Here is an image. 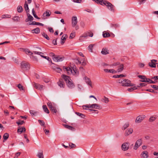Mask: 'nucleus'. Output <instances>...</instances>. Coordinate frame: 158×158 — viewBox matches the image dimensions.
Returning a JSON list of instances; mask_svg holds the SVG:
<instances>
[{
	"label": "nucleus",
	"mask_w": 158,
	"mask_h": 158,
	"mask_svg": "<svg viewBox=\"0 0 158 158\" xmlns=\"http://www.w3.org/2000/svg\"><path fill=\"white\" fill-rule=\"evenodd\" d=\"M24 123V122L23 120H19V122H17L16 123L18 125L23 124Z\"/></svg>",
	"instance_id": "obj_53"
},
{
	"label": "nucleus",
	"mask_w": 158,
	"mask_h": 158,
	"mask_svg": "<svg viewBox=\"0 0 158 158\" xmlns=\"http://www.w3.org/2000/svg\"><path fill=\"white\" fill-rule=\"evenodd\" d=\"M17 9L18 12L19 13L21 12L23 10V9L21 6H19L17 8Z\"/></svg>",
	"instance_id": "obj_41"
},
{
	"label": "nucleus",
	"mask_w": 158,
	"mask_h": 158,
	"mask_svg": "<svg viewBox=\"0 0 158 158\" xmlns=\"http://www.w3.org/2000/svg\"><path fill=\"white\" fill-rule=\"evenodd\" d=\"M156 117H151L149 118V121L150 122H152L153 121H154V120H155L156 119Z\"/></svg>",
	"instance_id": "obj_52"
},
{
	"label": "nucleus",
	"mask_w": 158,
	"mask_h": 158,
	"mask_svg": "<svg viewBox=\"0 0 158 158\" xmlns=\"http://www.w3.org/2000/svg\"><path fill=\"white\" fill-rule=\"evenodd\" d=\"M101 53L103 55H106L109 54V50L107 48H103L101 51Z\"/></svg>",
	"instance_id": "obj_24"
},
{
	"label": "nucleus",
	"mask_w": 158,
	"mask_h": 158,
	"mask_svg": "<svg viewBox=\"0 0 158 158\" xmlns=\"http://www.w3.org/2000/svg\"><path fill=\"white\" fill-rule=\"evenodd\" d=\"M27 18L25 20L26 22H27L29 21H31L33 20V18L29 14L27 13Z\"/></svg>",
	"instance_id": "obj_18"
},
{
	"label": "nucleus",
	"mask_w": 158,
	"mask_h": 158,
	"mask_svg": "<svg viewBox=\"0 0 158 158\" xmlns=\"http://www.w3.org/2000/svg\"><path fill=\"white\" fill-rule=\"evenodd\" d=\"M89 105V108L98 109H100L101 108L100 106L97 104L95 103Z\"/></svg>",
	"instance_id": "obj_13"
},
{
	"label": "nucleus",
	"mask_w": 158,
	"mask_h": 158,
	"mask_svg": "<svg viewBox=\"0 0 158 158\" xmlns=\"http://www.w3.org/2000/svg\"><path fill=\"white\" fill-rule=\"evenodd\" d=\"M77 23V19L76 16H73L72 18V25L73 27H74Z\"/></svg>",
	"instance_id": "obj_11"
},
{
	"label": "nucleus",
	"mask_w": 158,
	"mask_h": 158,
	"mask_svg": "<svg viewBox=\"0 0 158 158\" xmlns=\"http://www.w3.org/2000/svg\"><path fill=\"white\" fill-rule=\"evenodd\" d=\"M38 122L40 123V124L41 126H43L44 127H45V123L43 120H39Z\"/></svg>",
	"instance_id": "obj_50"
},
{
	"label": "nucleus",
	"mask_w": 158,
	"mask_h": 158,
	"mask_svg": "<svg viewBox=\"0 0 158 158\" xmlns=\"http://www.w3.org/2000/svg\"><path fill=\"white\" fill-rule=\"evenodd\" d=\"M58 85L60 88H64V86L65 85L64 82L61 81H59L57 82Z\"/></svg>",
	"instance_id": "obj_31"
},
{
	"label": "nucleus",
	"mask_w": 158,
	"mask_h": 158,
	"mask_svg": "<svg viewBox=\"0 0 158 158\" xmlns=\"http://www.w3.org/2000/svg\"><path fill=\"white\" fill-rule=\"evenodd\" d=\"M21 67L23 70H27L30 69V65L28 63L23 61L21 63Z\"/></svg>",
	"instance_id": "obj_4"
},
{
	"label": "nucleus",
	"mask_w": 158,
	"mask_h": 158,
	"mask_svg": "<svg viewBox=\"0 0 158 158\" xmlns=\"http://www.w3.org/2000/svg\"><path fill=\"white\" fill-rule=\"evenodd\" d=\"M33 85L36 89H39L40 90H42L43 87H44V86L42 85H41L38 83H34Z\"/></svg>",
	"instance_id": "obj_12"
},
{
	"label": "nucleus",
	"mask_w": 158,
	"mask_h": 158,
	"mask_svg": "<svg viewBox=\"0 0 158 158\" xmlns=\"http://www.w3.org/2000/svg\"><path fill=\"white\" fill-rule=\"evenodd\" d=\"M69 145L71 148H74L76 147L75 144L73 143H70L69 144Z\"/></svg>",
	"instance_id": "obj_60"
},
{
	"label": "nucleus",
	"mask_w": 158,
	"mask_h": 158,
	"mask_svg": "<svg viewBox=\"0 0 158 158\" xmlns=\"http://www.w3.org/2000/svg\"><path fill=\"white\" fill-rule=\"evenodd\" d=\"M75 114L81 117V118H84L85 117V115L84 114L80 113L79 112H76Z\"/></svg>",
	"instance_id": "obj_47"
},
{
	"label": "nucleus",
	"mask_w": 158,
	"mask_h": 158,
	"mask_svg": "<svg viewBox=\"0 0 158 158\" xmlns=\"http://www.w3.org/2000/svg\"><path fill=\"white\" fill-rule=\"evenodd\" d=\"M40 30L39 27H37L31 30V32L33 33L38 34L40 33Z\"/></svg>",
	"instance_id": "obj_21"
},
{
	"label": "nucleus",
	"mask_w": 158,
	"mask_h": 158,
	"mask_svg": "<svg viewBox=\"0 0 158 158\" xmlns=\"http://www.w3.org/2000/svg\"><path fill=\"white\" fill-rule=\"evenodd\" d=\"M10 15H3L2 16V19H5V18H10V17H9V16Z\"/></svg>",
	"instance_id": "obj_59"
},
{
	"label": "nucleus",
	"mask_w": 158,
	"mask_h": 158,
	"mask_svg": "<svg viewBox=\"0 0 158 158\" xmlns=\"http://www.w3.org/2000/svg\"><path fill=\"white\" fill-rule=\"evenodd\" d=\"M141 157L143 158H147L148 157V152L147 151L143 152L141 154Z\"/></svg>",
	"instance_id": "obj_16"
},
{
	"label": "nucleus",
	"mask_w": 158,
	"mask_h": 158,
	"mask_svg": "<svg viewBox=\"0 0 158 158\" xmlns=\"http://www.w3.org/2000/svg\"><path fill=\"white\" fill-rule=\"evenodd\" d=\"M32 14L34 16V17L35 18L38 19H40V18L38 17L35 14V10H34V9L33 8L32 9Z\"/></svg>",
	"instance_id": "obj_37"
},
{
	"label": "nucleus",
	"mask_w": 158,
	"mask_h": 158,
	"mask_svg": "<svg viewBox=\"0 0 158 158\" xmlns=\"http://www.w3.org/2000/svg\"><path fill=\"white\" fill-rule=\"evenodd\" d=\"M138 77L142 79V80H140V81L141 82H147V80L148 78H146L145 76H142V75H139L138 76Z\"/></svg>",
	"instance_id": "obj_20"
},
{
	"label": "nucleus",
	"mask_w": 158,
	"mask_h": 158,
	"mask_svg": "<svg viewBox=\"0 0 158 158\" xmlns=\"http://www.w3.org/2000/svg\"><path fill=\"white\" fill-rule=\"evenodd\" d=\"M51 54L53 55V60L56 62L61 61L63 60L64 58L63 57H60V56H56L54 54L52 53Z\"/></svg>",
	"instance_id": "obj_5"
},
{
	"label": "nucleus",
	"mask_w": 158,
	"mask_h": 158,
	"mask_svg": "<svg viewBox=\"0 0 158 158\" xmlns=\"http://www.w3.org/2000/svg\"><path fill=\"white\" fill-rule=\"evenodd\" d=\"M63 126L65 128L72 131H74L75 130V128L72 126H69L66 124H64Z\"/></svg>",
	"instance_id": "obj_26"
},
{
	"label": "nucleus",
	"mask_w": 158,
	"mask_h": 158,
	"mask_svg": "<svg viewBox=\"0 0 158 158\" xmlns=\"http://www.w3.org/2000/svg\"><path fill=\"white\" fill-rule=\"evenodd\" d=\"M19 19V16H15L13 18V20L14 21H18Z\"/></svg>",
	"instance_id": "obj_57"
},
{
	"label": "nucleus",
	"mask_w": 158,
	"mask_h": 158,
	"mask_svg": "<svg viewBox=\"0 0 158 158\" xmlns=\"http://www.w3.org/2000/svg\"><path fill=\"white\" fill-rule=\"evenodd\" d=\"M9 137V134L7 133H5L4 134V135L3 136V138L4 139V140H6L8 139Z\"/></svg>",
	"instance_id": "obj_35"
},
{
	"label": "nucleus",
	"mask_w": 158,
	"mask_h": 158,
	"mask_svg": "<svg viewBox=\"0 0 158 158\" xmlns=\"http://www.w3.org/2000/svg\"><path fill=\"white\" fill-rule=\"evenodd\" d=\"M142 143V140L141 139H138L136 142L135 145L133 147L134 150H136Z\"/></svg>",
	"instance_id": "obj_6"
},
{
	"label": "nucleus",
	"mask_w": 158,
	"mask_h": 158,
	"mask_svg": "<svg viewBox=\"0 0 158 158\" xmlns=\"http://www.w3.org/2000/svg\"><path fill=\"white\" fill-rule=\"evenodd\" d=\"M131 81L126 79H121L118 80V82L122 84V85L124 86H131L134 85L133 84L131 83Z\"/></svg>",
	"instance_id": "obj_2"
},
{
	"label": "nucleus",
	"mask_w": 158,
	"mask_h": 158,
	"mask_svg": "<svg viewBox=\"0 0 158 158\" xmlns=\"http://www.w3.org/2000/svg\"><path fill=\"white\" fill-rule=\"evenodd\" d=\"M157 60H151V62H149L148 64L152 68L156 67V64L155 62Z\"/></svg>",
	"instance_id": "obj_14"
},
{
	"label": "nucleus",
	"mask_w": 158,
	"mask_h": 158,
	"mask_svg": "<svg viewBox=\"0 0 158 158\" xmlns=\"http://www.w3.org/2000/svg\"><path fill=\"white\" fill-rule=\"evenodd\" d=\"M42 35H43V36H44V37L47 40H49V38L48 36L44 32H43L42 33Z\"/></svg>",
	"instance_id": "obj_42"
},
{
	"label": "nucleus",
	"mask_w": 158,
	"mask_h": 158,
	"mask_svg": "<svg viewBox=\"0 0 158 158\" xmlns=\"http://www.w3.org/2000/svg\"><path fill=\"white\" fill-rule=\"evenodd\" d=\"M120 67L118 68L117 70V72H121L122 71H123V64H120Z\"/></svg>",
	"instance_id": "obj_32"
},
{
	"label": "nucleus",
	"mask_w": 158,
	"mask_h": 158,
	"mask_svg": "<svg viewBox=\"0 0 158 158\" xmlns=\"http://www.w3.org/2000/svg\"><path fill=\"white\" fill-rule=\"evenodd\" d=\"M63 69H65L67 72V73L69 74H72L73 75L75 76H77L78 75V73L77 70L72 69V68H71L70 67H65L64 66Z\"/></svg>",
	"instance_id": "obj_3"
},
{
	"label": "nucleus",
	"mask_w": 158,
	"mask_h": 158,
	"mask_svg": "<svg viewBox=\"0 0 158 158\" xmlns=\"http://www.w3.org/2000/svg\"><path fill=\"white\" fill-rule=\"evenodd\" d=\"M30 113L31 115L35 116L36 114L38 112L34 110H30Z\"/></svg>",
	"instance_id": "obj_38"
},
{
	"label": "nucleus",
	"mask_w": 158,
	"mask_h": 158,
	"mask_svg": "<svg viewBox=\"0 0 158 158\" xmlns=\"http://www.w3.org/2000/svg\"><path fill=\"white\" fill-rule=\"evenodd\" d=\"M66 83L68 87L70 89H72L75 87L74 85L70 81Z\"/></svg>",
	"instance_id": "obj_17"
},
{
	"label": "nucleus",
	"mask_w": 158,
	"mask_h": 158,
	"mask_svg": "<svg viewBox=\"0 0 158 158\" xmlns=\"http://www.w3.org/2000/svg\"><path fill=\"white\" fill-rule=\"evenodd\" d=\"M147 85V84L146 83H140L139 84V85L137 87H139V86H145Z\"/></svg>",
	"instance_id": "obj_61"
},
{
	"label": "nucleus",
	"mask_w": 158,
	"mask_h": 158,
	"mask_svg": "<svg viewBox=\"0 0 158 158\" xmlns=\"http://www.w3.org/2000/svg\"><path fill=\"white\" fill-rule=\"evenodd\" d=\"M75 35V32H72L70 34V35L69 36V39H72L73 38Z\"/></svg>",
	"instance_id": "obj_49"
},
{
	"label": "nucleus",
	"mask_w": 158,
	"mask_h": 158,
	"mask_svg": "<svg viewBox=\"0 0 158 158\" xmlns=\"http://www.w3.org/2000/svg\"><path fill=\"white\" fill-rule=\"evenodd\" d=\"M129 125V123H127L124 124L123 127H122V129L123 130H125Z\"/></svg>",
	"instance_id": "obj_33"
},
{
	"label": "nucleus",
	"mask_w": 158,
	"mask_h": 158,
	"mask_svg": "<svg viewBox=\"0 0 158 158\" xmlns=\"http://www.w3.org/2000/svg\"><path fill=\"white\" fill-rule=\"evenodd\" d=\"M129 143L128 142L123 143L121 146L122 150L123 151L128 150L129 148Z\"/></svg>",
	"instance_id": "obj_7"
},
{
	"label": "nucleus",
	"mask_w": 158,
	"mask_h": 158,
	"mask_svg": "<svg viewBox=\"0 0 158 158\" xmlns=\"http://www.w3.org/2000/svg\"><path fill=\"white\" fill-rule=\"evenodd\" d=\"M133 132V129L131 128H129L127 129L125 133V135L127 136L131 134Z\"/></svg>",
	"instance_id": "obj_15"
},
{
	"label": "nucleus",
	"mask_w": 158,
	"mask_h": 158,
	"mask_svg": "<svg viewBox=\"0 0 158 158\" xmlns=\"http://www.w3.org/2000/svg\"><path fill=\"white\" fill-rule=\"evenodd\" d=\"M43 108L44 110V111L47 114H49V111L48 109L47 106L45 105H44L43 106Z\"/></svg>",
	"instance_id": "obj_30"
},
{
	"label": "nucleus",
	"mask_w": 158,
	"mask_h": 158,
	"mask_svg": "<svg viewBox=\"0 0 158 158\" xmlns=\"http://www.w3.org/2000/svg\"><path fill=\"white\" fill-rule=\"evenodd\" d=\"M151 86L156 90H158V86L155 85H151Z\"/></svg>",
	"instance_id": "obj_58"
},
{
	"label": "nucleus",
	"mask_w": 158,
	"mask_h": 158,
	"mask_svg": "<svg viewBox=\"0 0 158 158\" xmlns=\"http://www.w3.org/2000/svg\"><path fill=\"white\" fill-rule=\"evenodd\" d=\"M18 87L20 90H23V87L20 84H19L18 85Z\"/></svg>",
	"instance_id": "obj_54"
},
{
	"label": "nucleus",
	"mask_w": 158,
	"mask_h": 158,
	"mask_svg": "<svg viewBox=\"0 0 158 158\" xmlns=\"http://www.w3.org/2000/svg\"><path fill=\"white\" fill-rule=\"evenodd\" d=\"M24 8L25 10L27 13H28L29 11V9L28 7V6L27 3V2L26 1L25 2L24 4Z\"/></svg>",
	"instance_id": "obj_28"
},
{
	"label": "nucleus",
	"mask_w": 158,
	"mask_h": 158,
	"mask_svg": "<svg viewBox=\"0 0 158 158\" xmlns=\"http://www.w3.org/2000/svg\"><path fill=\"white\" fill-rule=\"evenodd\" d=\"M144 115H139L136 118L135 122L136 123H141L144 118Z\"/></svg>",
	"instance_id": "obj_8"
},
{
	"label": "nucleus",
	"mask_w": 158,
	"mask_h": 158,
	"mask_svg": "<svg viewBox=\"0 0 158 158\" xmlns=\"http://www.w3.org/2000/svg\"><path fill=\"white\" fill-rule=\"evenodd\" d=\"M104 71L106 73H115L117 72L115 70L113 69H104Z\"/></svg>",
	"instance_id": "obj_23"
},
{
	"label": "nucleus",
	"mask_w": 158,
	"mask_h": 158,
	"mask_svg": "<svg viewBox=\"0 0 158 158\" xmlns=\"http://www.w3.org/2000/svg\"><path fill=\"white\" fill-rule=\"evenodd\" d=\"M89 105H83L82 106V107L83 109L87 110V108H89Z\"/></svg>",
	"instance_id": "obj_56"
},
{
	"label": "nucleus",
	"mask_w": 158,
	"mask_h": 158,
	"mask_svg": "<svg viewBox=\"0 0 158 158\" xmlns=\"http://www.w3.org/2000/svg\"><path fill=\"white\" fill-rule=\"evenodd\" d=\"M58 73H60L62 71V69L59 67H56L54 69Z\"/></svg>",
	"instance_id": "obj_48"
},
{
	"label": "nucleus",
	"mask_w": 158,
	"mask_h": 158,
	"mask_svg": "<svg viewBox=\"0 0 158 158\" xmlns=\"http://www.w3.org/2000/svg\"><path fill=\"white\" fill-rule=\"evenodd\" d=\"M29 25H40L42 26H44V24H43L39 22H37L35 21L32 22L31 23H29Z\"/></svg>",
	"instance_id": "obj_25"
},
{
	"label": "nucleus",
	"mask_w": 158,
	"mask_h": 158,
	"mask_svg": "<svg viewBox=\"0 0 158 158\" xmlns=\"http://www.w3.org/2000/svg\"><path fill=\"white\" fill-rule=\"evenodd\" d=\"M47 105L50 109H52V107L54 106H53L52 103L50 102H48L47 103Z\"/></svg>",
	"instance_id": "obj_46"
},
{
	"label": "nucleus",
	"mask_w": 158,
	"mask_h": 158,
	"mask_svg": "<svg viewBox=\"0 0 158 158\" xmlns=\"http://www.w3.org/2000/svg\"><path fill=\"white\" fill-rule=\"evenodd\" d=\"M68 36L67 35H63L61 39V44H63L64 43L65 40H66Z\"/></svg>",
	"instance_id": "obj_19"
},
{
	"label": "nucleus",
	"mask_w": 158,
	"mask_h": 158,
	"mask_svg": "<svg viewBox=\"0 0 158 158\" xmlns=\"http://www.w3.org/2000/svg\"><path fill=\"white\" fill-rule=\"evenodd\" d=\"M37 156L39 158H44L43 151H40L38 152Z\"/></svg>",
	"instance_id": "obj_27"
},
{
	"label": "nucleus",
	"mask_w": 158,
	"mask_h": 158,
	"mask_svg": "<svg viewBox=\"0 0 158 158\" xmlns=\"http://www.w3.org/2000/svg\"><path fill=\"white\" fill-rule=\"evenodd\" d=\"M62 77L64 79L66 83H67V82L70 81V77L67 76L65 75H63Z\"/></svg>",
	"instance_id": "obj_22"
},
{
	"label": "nucleus",
	"mask_w": 158,
	"mask_h": 158,
	"mask_svg": "<svg viewBox=\"0 0 158 158\" xmlns=\"http://www.w3.org/2000/svg\"><path fill=\"white\" fill-rule=\"evenodd\" d=\"M84 79L87 85H89L91 88H93L91 81L89 78L85 77L84 78Z\"/></svg>",
	"instance_id": "obj_9"
},
{
	"label": "nucleus",
	"mask_w": 158,
	"mask_h": 158,
	"mask_svg": "<svg viewBox=\"0 0 158 158\" xmlns=\"http://www.w3.org/2000/svg\"><path fill=\"white\" fill-rule=\"evenodd\" d=\"M33 52L34 54H38L40 55L42 57L43 56H43V52H38L36 51H34Z\"/></svg>",
	"instance_id": "obj_43"
},
{
	"label": "nucleus",
	"mask_w": 158,
	"mask_h": 158,
	"mask_svg": "<svg viewBox=\"0 0 158 158\" xmlns=\"http://www.w3.org/2000/svg\"><path fill=\"white\" fill-rule=\"evenodd\" d=\"M101 101L106 103H107L109 101L108 98L105 97H104L101 100Z\"/></svg>",
	"instance_id": "obj_29"
},
{
	"label": "nucleus",
	"mask_w": 158,
	"mask_h": 158,
	"mask_svg": "<svg viewBox=\"0 0 158 158\" xmlns=\"http://www.w3.org/2000/svg\"><path fill=\"white\" fill-rule=\"evenodd\" d=\"M111 26L112 27H114L116 28L119 27V25L118 24H112L111 25Z\"/></svg>",
	"instance_id": "obj_55"
},
{
	"label": "nucleus",
	"mask_w": 158,
	"mask_h": 158,
	"mask_svg": "<svg viewBox=\"0 0 158 158\" xmlns=\"http://www.w3.org/2000/svg\"><path fill=\"white\" fill-rule=\"evenodd\" d=\"M148 82L150 84H155L156 83V81H153L151 80L149 78H148L147 80V82Z\"/></svg>",
	"instance_id": "obj_51"
},
{
	"label": "nucleus",
	"mask_w": 158,
	"mask_h": 158,
	"mask_svg": "<svg viewBox=\"0 0 158 158\" xmlns=\"http://www.w3.org/2000/svg\"><path fill=\"white\" fill-rule=\"evenodd\" d=\"M102 35L104 38L108 37L110 36V35L108 32H103Z\"/></svg>",
	"instance_id": "obj_36"
},
{
	"label": "nucleus",
	"mask_w": 158,
	"mask_h": 158,
	"mask_svg": "<svg viewBox=\"0 0 158 158\" xmlns=\"http://www.w3.org/2000/svg\"><path fill=\"white\" fill-rule=\"evenodd\" d=\"M43 58L47 59L49 61L51 60V59L48 57L44 56H43Z\"/></svg>",
	"instance_id": "obj_63"
},
{
	"label": "nucleus",
	"mask_w": 158,
	"mask_h": 158,
	"mask_svg": "<svg viewBox=\"0 0 158 158\" xmlns=\"http://www.w3.org/2000/svg\"><path fill=\"white\" fill-rule=\"evenodd\" d=\"M94 44H90L88 47V50L90 52H92Z\"/></svg>",
	"instance_id": "obj_45"
},
{
	"label": "nucleus",
	"mask_w": 158,
	"mask_h": 158,
	"mask_svg": "<svg viewBox=\"0 0 158 158\" xmlns=\"http://www.w3.org/2000/svg\"><path fill=\"white\" fill-rule=\"evenodd\" d=\"M98 4H100L102 5H105L110 11L114 12V6L111 3L105 0H93Z\"/></svg>",
	"instance_id": "obj_1"
},
{
	"label": "nucleus",
	"mask_w": 158,
	"mask_h": 158,
	"mask_svg": "<svg viewBox=\"0 0 158 158\" xmlns=\"http://www.w3.org/2000/svg\"><path fill=\"white\" fill-rule=\"evenodd\" d=\"M152 79H154V81L156 82V80H158V76H155L152 78Z\"/></svg>",
	"instance_id": "obj_62"
},
{
	"label": "nucleus",
	"mask_w": 158,
	"mask_h": 158,
	"mask_svg": "<svg viewBox=\"0 0 158 158\" xmlns=\"http://www.w3.org/2000/svg\"><path fill=\"white\" fill-rule=\"evenodd\" d=\"M50 110L52 112L56 113L57 112V110L55 106H53V107H52V109H51Z\"/></svg>",
	"instance_id": "obj_44"
},
{
	"label": "nucleus",
	"mask_w": 158,
	"mask_h": 158,
	"mask_svg": "<svg viewBox=\"0 0 158 158\" xmlns=\"http://www.w3.org/2000/svg\"><path fill=\"white\" fill-rule=\"evenodd\" d=\"M137 89V87L136 86H134L132 87H131L128 88L127 90L129 92L132 91L133 90H135Z\"/></svg>",
	"instance_id": "obj_39"
},
{
	"label": "nucleus",
	"mask_w": 158,
	"mask_h": 158,
	"mask_svg": "<svg viewBox=\"0 0 158 158\" xmlns=\"http://www.w3.org/2000/svg\"><path fill=\"white\" fill-rule=\"evenodd\" d=\"M51 12L49 11H46L44 12L42 17V18L43 19H47V17H49L51 15Z\"/></svg>",
	"instance_id": "obj_10"
},
{
	"label": "nucleus",
	"mask_w": 158,
	"mask_h": 158,
	"mask_svg": "<svg viewBox=\"0 0 158 158\" xmlns=\"http://www.w3.org/2000/svg\"><path fill=\"white\" fill-rule=\"evenodd\" d=\"M25 51L26 53L27 54H29L30 55H32L33 53V52H32L31 51H30L28 49H26L25 50Z\"/></svg>",
	"instance_id": "obj_34"
},
{
	"label": "nucleus",
	"mask_w": 158,
	"mask_h": 158,
	"mask_svg": "<svg viewBox=\"0 0 158 158\" xmlns=\"http://www.w3.org/2000/svg\"><path fill=\"white\" fill-rule=\"evenodd\" d=\"M125 76L123 74L119 75H114L113 76V77L115 78H119L120 77H125Z\"/></svg>",
	"instance_id": "obj_40"
},
{
	"label": "nucleus",
	"mask_w": 158,
	"mask_h": 158,
	"mask_svg": "<svg viewBox=\"0 0 158 158\" xmlns=\"http://www.w3.org/2000/svg\"><path fill=\"white\" fill-rule=\"evenodd\" d=\"M139 65L140 67L142 68L144 66V64L142 63H140L139 64Z\"/></svg>",
	"instance_id": "obj_64"
}]
</instances>
